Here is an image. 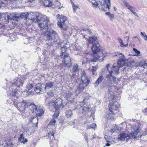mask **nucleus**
Segmentation results:
<instances>
[{
	"instance_id": "393cba45",
	"label": "nucleus",
	"mask_w": 147,
	"mask_h": 147,
	"mask_svg": "<svg viewBox=\"0 0 147 147\" xmlns=\"http://www.w3.org/2000/svg\"><path fill=\"white\" fill-rule=\"evenodd\" d=\"M100 47H92L91 49L93 53L99 54L100 52L101 49L99 48Z\"/></svg>"
},
{
	"instance_id": "338daca9",
	"label": "nucleus",
	"mask_w": 147,
	"mask_h": 147,
	"mask_svg": "<svg viewBox=\"0 0 147 147\" xmlns=\"http://www.w3.org/2000/svg\"><path fill=\"white\" fill-rule=\"evenodd\" d=\"M13 36V35L11 34V36H10V38L13 41L14 40H15V39H13V38H11V37H12Z\"/></svg>"
},
{
	"instance_id": "de8ad7c7",
	"label": "nucleus",
	"mask_w": 147,
	"mask_h": 147,
	"mask_svg": "<svg viewBox=\"0 0 147 147\" xmlns=\"http://www.w3.org/2000/svg\"><path fill=\"white\" fill-rule=\"evenodd\" d=\"M26 132L27 135L30 136L32 134V132L31 130V128H30L26 130Z\"/></svg>"
},
{
	"instance_id": "cd10ccee",
	"label": "nucleus",
	"mask_w": 147,
	"mask_h": 147,
	"mask_svg": "<svg viewBox=\"0 0 147 147\" xmlns=\"http://www.w3.org/2000/svg\"><path fill=\"white\" fill-rule=\"evenodd\" d=\"M53 86V82H49L47 83L45 85V89L46 90H48L51 88Z\"/></svg>"
},
{
	"instance_id": "39448f33",
	"label": "nucleus",
	"mask_w": 147,
	"mask_h": 147,
	"mask_svg": "<svg viewBox=\"0 0 147 147\" xmlns=\"http://www.w3.org/2000/svg\"><path fill=\"white\" fill-rule=\"evenodd\" d=\"M44 36L49 40H55L57 36V33L52 29L49 28L43 31Z\"/></svg>"
},
{
	"instance_id": "603ef678",
	"label": "nucleus",
	"mask_w": 147,
	"mask_h": 147,
	"mask_svg": "<svg viewBox=\"0 0 147 147\" xmlns=\"http://www.w3.org/2000/svg\"><path fill=\"white\" fill-rule=\"evenodd\" d=\"M56 3H57V4L58 5V6H57V7H58V9H60L62 7V6L61 5V4L59 2L57 1Z\"/></svg>"
},
{
	"instance_id": "72a5a7b5",
	"label": "nucleus",
	"mask_w": 147,
	"mask_h": 147,
	"mask_svg": "<svg viewBox=\"0 0 147 147\" xmlns=\"http://www.w3.org/2000/svg\"><path fill=\"white\" fill-rule=\"evenodd\" d=\"M20 1L21 2L22 5H24L26 3H34L35 2V0H20Z\"/></svg>"
},
{
	"instance_id": "473e14b6",
	"label": "nucleus",
	"mask_w": 147,
	"mask_h": 147,
	"mask_svg": "<svg viewBox=\"0 0 147 147\" xmlns=\"http://www.w3.org/2000/svg\"><path fill=\"white\" fill-rule=\"evenodd\" d=\"M44 4L45 6L51 7L53 6L52 2L49 0H45L44 2Z\"/></svg>"
},
{
	"instance_id": "8fccbe9b",
	"label": "nucleus",
	"mask_w": 147,
	"mask_h": 147,
	"mask_svg": "<svg viewBox=\"0 0 147 147\" xmlns=\"http://www.w3.org/2000/svg\"><path fill=\"white\" fill-rule=\"evenodd\" d=\"M98 66H93L92 67L93 69L92 70V73L93 75H94V72L96 71V70L98 68Z\"/></svg>"
},
{
	"instance_id": "5701e85b",
	"label": "nucleus",
	"mask_w": 147,
	"mask_h": 147,
	"mask_svg": "<svg viewBox=\"0 0 147 147\" xmlns=\"http://www.w3.org/2000/svg\"><path fill=\"white\" fill-rule=\"evenodd\" d=\"M35 113L36 114L37 117L41 116L43 114L44 111L42 109L39 108L36 109Z\"/></svg>"
},
{
	"instance_id": "ea45409f",
	"label": "nucleus",
	"mask_w": 147,
	"mask_h": 147,
	"mask_svg": "<svg viewBox=\"0 0 147 147\" xmlns=\"http://www.w3.org/2000/svg\"><path fill=\"white\" fill-rule=\"evenodd\" d=\"M96 128V124L95 123L91 124L90 126H88L87 127V129L92 128L94 129H95Z\"/></svg>"
},
{
	"instance_id": "4be33fe9",
	"label": "nucleus",
	"mask_w": 147,
	"mask_h": 147,
	"mask_svg": "<svg viewBox=\"0 0 147 147\" xmlns=\"http://www.w3.org/2000/svg\"><path fill=\"white\" fill-rule=\"evenodd\" d=\"M125 7L129 9L131 12H132L134 11H135V8L134 7L130 5L127 2L125 1L124 2Z\"/></svg>"
},
{
	"instance_id": "a878e982",
	"label": "nucleus",
	"mask_w": 147,
	"mask_h": 147,
	"mask_svg": "<svg viewBox=\"0 0 147 147\" xmlns=\"http://www.w3.org/2000/svg\"><path fill=\"white\" fill-rule=\"evenodd\" d=\"M79 71V68L77 64H74L73 66V75L72 76V78H74V73H78Z\"/></svg>"
},
{
	"instance_id": "f704fd0d",
	"label": "nucleus",
	"mask_w": 147,
	"mask_h": 147,
	"mask_svg": "<svg viewBox=\"0 0 147 147\" xmlns=\"http://www.w3.org/2000/svg\"><path fill=\"white\" fill-rule=\"evenodd\" d=\"M104 77L102 76H100L96 80L95 83V86H98L99 83H101L103 80V79Z\"/></svg>"
},
{
	"instance_id": "bf43d9fd",
	"label": "nucleus",
	"mask_w": 147,
	"mask_h": 147,
	"mask_svg": "<svg viewBox=\"0 0 147 147\" xmlns=\"http://www.w3.org/2000/svg\"><path fill=\"white\" fill-rule=\"evenodd\" d=\"M143 112L145 115H147V108H146L144 109Z\"/></svg>"
},
{
	"instance_id": "052dcab7",
	"label": "nucleus",
	"mask_w": 147,
	"mask_h": 147,
	"mask_svg": "<svg viewBox=\"0 0 147 147\" xmlns=\"http://www.w3.org/2000/svg\"><path fill=\"white\" fill-rule=\"evenodd\" d=\"M144 62V67L145 68V66L147 67V60L145 61Z\"/></svg>"
},
{
	"instance_id": "2eb2a0df",
	"label": "nucleus",
	"mask_w": 147,
	"mask_h": 147,
	"mask_svg": "<svg viewBox=\"0 0 147 147\" xmlns=\"http://www.w3.org/2000/svg\"><path fill=\"white\" fill-rule=\"evenodd\" d=\"M18 17L16 15L14 14H9L7 15V18L8 20H10L12 24H17L18 23Z\"/></svg>"
},
{
	"instance_id": "9d476101",
	"label": "nucleus",
	"mask_w": 147,
	"mask_h": 147,
	"mask_svg": "<svg viewBox=\"0 0 147 147\" xmlns=\"http://www.w3.org/2000/svg\"><path fill=\"white\" fill-rule=\"evenodd\" d=\"M114 56H118L119 58V59L118 60L117 62V65L119 67H122L125 65V60L124 55H123L121 53H118Z\"/></svg>"
},
{
	"instance_id": "6e6552de",
	"label": "nucleus",
	"mask_w": 147,
	"mask_h": 147,
	"mask_svg": "<svg viewBox=\"0 0 147 147\" xmlns=\"http://www.w3.org/2000/svg\"><path fill=\"white\" fill-rule=\"evenodd\" d=\"M27 103L26 100H23L21 102H18L16 107L20 111H22L25 113L27 111L26 110Z\"/></svg>"
},
{
	"instance_id": "79ce46f5",
	"label": "nucleus",
	"mask_w": 147,
	"mask_h": 147,
	"mask_svg": "<svg viewBox=\"0 0 147 147\" xmlns=\"http://www.w3.org/2000/svg\"><path fill=\"white\" fill-rule=\"evenodd\" d=\"M119 127L117 125H115L114 126V127L110 131L112 133H113L115 131L117 132L118 131Z\"/></svg>"
},
{
	"instance_id": "864d4df0",
	"label": "nucleus",
	"mask_w": 147,
	"mask_h": 147,
	"mask_svg": "<svg viewBox=\"0 0 147 147\" xmlns=\"http://www.w3.org/2000/svg\"><path fill=\"white\" fill-rule=\"evenodd\" d=\"M114 17V14H111L109 16L110 20H112L113 19Z\"/></svg>"
},
{
	"instance_id": "a18cd8bd",
	"label": "nucleus",
	"mask_w": 147,
	"mask_h": 147,
	"mask_svg": "<svg viewBox=\"0 0 147 147\" xmlns=\"http://www.w3.org/2000/svg\"><path fill=\"white\" fill-rule=\"evenodd\" d=\"M118 40L119 43L121 44V45H123V46H127L128 45V43H127L126 45H124L123 40L120 38H118L117 39Z\"/></svg>"
},
{
	"instance_id": "bb28decb",
	"label": "nucleus",
	"mask_w": 147,
	"mask_h": 147,
	"mask_svg": "<svg viewBox=\"0 0 147 147\" xmlns=\"http://www.w3.org/2000/svg\"><path fill=\"white\" fill-rule=\"evenodd\" d=\"M76 92H74L72 93V94H71V93H67L66 97L67 99L68 100H71L72 98H73L74 96H77V95H75Z\"/></svg>"
},
{
	"instance_id": "f257e3e1",
	"label": "nucleus",
	"mask_w": 147,
	"mask_h": 147,
	"mask_svg": "<svg viewBox=\"0 0 147 147\" xmlns=\"http://www.w3.org/2000/svg\"><path fill=\"white\" fill-rule=\"evenodd\" d=\"M106 67L109 73L106 75V78L108 81L110 83L111 82V83L112 81L114 82H115L116 81V78L113 76L119 73V68L118 66L114 65L111 68L110 67L109 64H108L106 65Z\"/></svg>"
},
{
	"instance_id": "0e129e2a",
	"label": "nucleus",
	"mask_w": 147,
	"mask_h": 147,
	"mask_svg": "<svg viewBox=\"0 0 147 147\" xmlns=\"http://www.w3.org/2000/svg\"><path fill=\"white\" fill-rule=\"evenodd\" d=\"M132 13L134 15H135V16H137L138 17V16L137 15V14L135 12V11H134L133 12H132Z\"/></svg>"
},
{
	"instance_id": "4468645a",
	"label": "nucleus",
	"mask_w": 147,
	"mask_h": 147,
	"mask_svg": "<svg viewBox=\"0 0 147 147\" xmlns=\"http://www.w3.org/2000/svg\"><path fill=\"white\" fill-rule=\"evenodd\" d=\"M81 80L82 83H84L85 86H87L89 84L90 82L88 78L84 71H82L81 75Z\"/></svg>"
},
{
	"instance_id": "dca6fc26",
	"label": "nucleus",
	"mask_w": 147,
	"mask_h": 147,
	"mask_svg": "<svg viewBox=\"0 0 147 147\" xmlns=\"http://www.w3.org/2000/svg\"><path fill=\"white\" fill-rule=\"evenodd\" d=\"M48 104L50 105H52L53 106V107L56 110H57L58 109H59L60 108H62L63 107L62 101L61 100L59 101V102L55 103L53 102H51L48 103Z\"/></svg>"
},
{
	"instance_id": "7ed1b4c3",
	"label": "nucleus",
	"mask_w": 147,
	"mask_h": 147,
	"mask_svg": "<svg viewBox=\"0 0 147 147\" xmlns=\"http://www.w3.org/2000/svg\"><path fill=\"white\" fill-rule=\"evenodd\" d=\"M31 16L28 19V21L35 23H40L43 20L47 19L48 18L46 16L38 12L32 13Z\"/></svg>"
},
{
	"instance_id": "c9c22d12",
	"label": "nucleus",
	"mask_w": 147,
	"mask_h": 147,
	"mask_svg": "<svg viewBox=\"0 0 147 147\" xmlns=\"http://www.w3.org/2000/svg\"><path fill=\"white\" fill-rule=\"evenodd\" d=\"M5 145L4 144L3 147H12V140H10L8 142H6Z\"/></svg>"
},
{
	"instance_id": "5fc2aeb1",
	"label": "nucleus",
	"mask_w": 147,
	"mask_h": 147,
	"mask_svg": "<svg viewBox=\"0 0 147 147\" xmlns=\"http://www.w3.org/2000/svg\"><path fill=\"white\" fill-rule=\"evenodd\" d=\"M104 138L106 141L107 142H109V140L108 136L105 135L104 136Z\"/></svg>"
},
{
	"instance_id": "0eeeda50",
	"label": "nucleus",
	"mask_w": 147,
	"mask_h": 147,
	"mask_svg": "<svg viewBox=\"0 0 147 147\" xmlns=\"http://www.w3.org/2000/svg\"><path fill=\"white\" fill-rule=\"evenodd\" d=\"M120 107V105L117 101L112 102L109 103V105L110 111L113 113L117 112Z\"/></svg>"
},
{
	"instance_id": "680f3d73",
	"label": "nucleus",
	"mask_w": 147,
	"mask_h": 147,
	"mask_svg": "<svg viewBox=\"0 0 147 147\" xmlns=\"http://www.w3.org/2000/svg\"><path fill=\"white\" fill-rule=\"evenodd\" d=\"M129 36H126L124 37V38L126 39L127 41L128 42L129 40Z\"/></svg>"
},
{
	"instance_id": "2f4dec72",
	"label": "nucleus",
	"mask_w": 147,
	"mask_h": 147,
	"mask_svg": "<svg viewBox=\"0 0 147 147\" xmlns=\"http://www.w3.org/2000/svg\"><path fill=\"white\" fill-rule=\"evenodd\" d=\"M126 65L128 67H132L136 66V65L135 61H130L129 60H128L126 63Z\"/></svg>"
},
{
	"instance_id": "13d9d810",
	"label": "nucleus",
	"mask_w": 147,
	"mask_h": 147,
	"mask_svg": "<svg viewBox=\"0 0 147 147\" xmlns=\"http://www.w3.org/2000/svg\"><path fill=\"white\" fill-rule=\"evenodd\" d=\"M16 2H16V5H18V7H19V6H20V5H19L20 4H21V2H20V0H16Z\"/></svg>"
},
{
	"instance_id": "b1692460",
	"label": "nucleus",
	"mask_w": 147,
	"mask_h": 147,
	"mask_svg": "<svg viewBox=\"0 0 147 147\" xmlns=\"http://www.w3.org/2000/svg\"><path fill=\"white\" fill-rule=\"evenodd\" d=\"M107 54V52L105 50L101 49L99 54L101 56V61H102L104 60V58L106 57Z\"/></svg>"
},
{
	"instance_id": "423d86ee",
	"label": "nucleus",
	"mask_w": 147,
	"mask_h": 147,
	"mask_svg": "<svg viewBox=\"0 0 147 147\" xmlns=\"http://www.w3.org/2000/svg\"><path fill=\"white\" fill-rule=\"evenodd\" d=\"M131 136L133 138H135L138 137L139 135L140 129L139 127V124L137 122L131 123Z\"/></svg>"
},
{
	"instance_id": "58836bf2",
	"label": "nucleus",
	"mask_w": 147,
	"mask_h": 147,
	"mask_svg": "<svg viewBox=\"0 0 147 147\" xmlns=\"http://www.w3.org/2000/svg\"><path fill=\"white\" fill-rule=\"evenodd\" d=\"M48 136L51 140H55V138L54 137V133L53 131H50L49 133Z\"/></svg>"
},
{
	"instance_id": "aec40b11",
	"label": "nucleus",
	"mask_w": 147,
	"mask_h": 147,
	"mask_svg": "<svg viewBox=\"0 0 147 147\" xmlns=\"http://www.w3.org/2000/svg\"><path fill=\"white\" fill-rule=\"evenodd\" d=\"M42 85L40 84H38L35 88L34 90L37 93H39L42 91Z\"/></svg>"
},
{
	"instance_id": "c756f323",
	"label": "nucleus",
	"mask_w": 147,
	"mask_h": 147,
	"mask_svg": "<svg viewBox=\"0 0 147 147\" xmlns=\"http://www.w3.org/2000/svg\"><path fill=\"white\" fill-rule=\"evenodd\" d=\"M91 3L92 4V7L94 8H97L98 7L100 10L102 9L100 7V6H98V2L95 0H92Z\"/></svg>"
},
{
	"instance_id": "f3484780",
	"label": "nucleus",
	"mask_w": 147,
	"mask_h": 147,
	"mask_svg": "<svg viewBox=\"0 0 147 147\" xmlns=\"http://www.w3.org/2000/svg\"><path fill=\"white\" fill-rule=\"evenodd\" d=\"M101 55H98L97 54L93 53V59H90L88 58H86L87 61L85 62L87 63L88 61H96L98 60H99L100 61H101L102 59L101 58Z\"/></svg>"
},
{
	"instance_id": "3c124183",
	"label": "nucleus",
	"mask_w": 147,
	"mask_h": 147,
	"mask_svg": "<svg viewBox=\"0 0 147 147\" xmlns=\"http://www.w3.org/2000/svg\"><path fill=\"white\" fill-rule=\"evenodd\" d=\"M33 85L32 84H29L27 86V88L28 90L31 89L33 87Z\"/></svg>"
},
{
	"instance_id": "774afa93",
	"label": "nucleus",
	"mask_w": 147,
	"mask_h": 147,
	"mask_svg": "<svg viewBox=\"0 0 147 147\" xmlns=\"http://www.w3.org/2000/svg\"><path fill=\"white\" fill-rule=\"evenodd\" d=\"M144 40H146L147 41V35H146V36H145V37H144Z\"/></svg>"
},
{
	"instance_id": "ddd939ff",
	"label": "nucleus",
	"mask_w": 147,
	"mask_h": 147,
	"mask_svg": "<svg viewBox=\"0 0 147 147\" xmlns=\"http://www.w3.org/2000/svg\"><path fill=\"white\" fill-rule=\"evenodd\" d=\"M118 138L122 141H127L129 139L133 138L130 133H128L126 134L125 133H121Z\"/></svg>"
},
{
	"instance_id": "20e7f679",
	"label": "nucleus",
	"mask_w": 147,
	"mask_h": 147,
	"mask_svg": "<svg viewBox=\"0 0 147 147\" xmlns=\"http://www.w3.org/2000/svg\"><path fill=\"white\" fill-rule=\"evenodd\" d=\"M57 17L60 20V22H58V26L62 30H66L68 28V27L66 25L67 22V17L58 14Z\"/></svg>"
},
{
	"instance_id": "a211bd4d",
	"label": "nucleus",
	"mask_w": 147,
	"mask_h": 147,
	"mask_svg": "<svg viewBox=\"0 0 147 147\" xmlns=\"http://www.w3.org/2000/svg\"><path fill=\"white\" fill-rule=\"evenodd\" d=\"M84 84V83L80 84L77 89L76 91L75 95H78L80 92L83 91L85 87L86 86H85Z\"/></svg>"
},
{
	"instance_id": "49530a36",
	"label": "nucleus",
	"mask_w": 147,
	"mask_h": 147,
	"mask_svg": "<svg viewBox=\"0 0 147 147\" xmlns=\"http://www.w3.org/2000/svg\"><path fill=\"white\" fill-rule=\"evenodd\" d=\"M72 6L73 7V11L74 12H76V9L78 8V7L77 5H75L73 3H72Z\"/></svg>"
},
{
	"instance_id": "f8f14e48",
	"label": "nucleus",
	"mask_w": 147,
	"mask_h": 147,
	"mask_svg": "<svg viewBox=\"0 0 147 147\" xmlns=\"http://www.w3.org/2000/svg\"><path fill=\"white\" fill-rule=\"evenodd\" d=\"M49 18L43 20L42 22L38 23V25L39 27L42 28V29L47 30L49 28V26H48L49 24Z\"/></svg>"
},
{
	"instance_id": "1a4fd4ad",
	"label": "nucleus",
	"mask_w": 147,
	"mask_h": 147,
	"mask_svg": "<svg viewBox=\"0 0 147 147\" xmlns=\"http://www.w3.org/2000/svg\"><path fill=\"white\" fill-rule=\"evenodd\" d=\"M20 82L18 81L17 80H15V81L13 84L9 88V89L12 90V92L14 94H13L11 95L12 96L14 97H16L17 98H18V97L16 96V95L15 94H16V92L17 91L16 88L17 87L20 85Z\"/></svg>"
},
{
	"instance_id": "9b49d317",
	"label": "nucleus",
	"mask_w": 147,
	"mask_h": 147,
	"mask_svg": "<svg viewBox=\"0 0 147 147\" xmlns=\"http://www.w3.org/2000/svg\"><path fill=\"white\" fill-rule=\"evenodd\" d=\"M36 109V107L34 105L31 104L28 106V104H27L26 109L27 111H26V115L27 116H29L30 113L35 112Z\"/></svg>"
},
{
	"instance_id": "e2e57ef3",
	"label": "nucleus",
	"mask_w": 147,
	"mask_h": 147,
	"mask_svg": "<svg viewBox=\"0 0 147 147\" xmlns=\"http://www.w3.org/2000/svg\"><path fill=\"white\" fill-rule=\"evenodd\" d=\"M143 36V37H145V36L146 35V33L145 32H141L140 33Z\"/></svg>"
},
{
	"instance_id": "6e6d98bb",
	"label": "nucleus",
	"mask_w": 147,
	"mask_h": 147,
	"mask_svg": "<svg viewBox=\"0 0 147 147\" xmlns=\"http://www.w3.org/2000/svg\"><path fill=\"white\" fill-rule=\"evenodd\" d=\"M59 115V113H58V112L56 114L55 113L54 114L53 116V119H54L55 117H57Z\"/></svg>"
},
{
	"instance_id": "6ab92c4d",
	"label": "nucleus",
	"mask_w": 147,
	"mask_h": 147,
	"mask_svg": "<svg viewBox=\"0 0 147 147\" xmlns=\"http://www.w3.org/2000/svg\"><path fill=\"white\" fill-rule=\"evenodd\" d=\"M104 4L102 6V8H107L109 9L110 7L111 3L110 0H105L103 1Z\"/></svg>"
},
{
	"instance_id": "37998d69",
	"label": "nucleus",
	"mask_w": 147,
	"mask_h": 147,
	"mask_svg": "<svg viewBox=\"0 0 147 147\" xmlns=\"http://www.w3.org/2000/svg\"><path fill=\"white\" fill-rule=\"evenodd\" d=\"M115 114V113H113L111 112V113L107 114L106 116L107 117L108 119H110L112 118H113L114 117V115Z\"/></svg>"
},
{
	"instance_id": "a19ab883",
	"label": "nucleus",
	"mask_w": 147,
	"mask_h": 147,
	"mask_svg": "<svg viewBox=\"0 0 147 147\" xmlns=\"http://www.w3.org/2000/svg\"><path fill=\"white\" fill-rule=\"evenodd\" d=\"M56 123V120L55 119H53L51 121L49 124L48 126L50 127V126H52V127H55V124Z\"/></svg>"
},
{
	"instance_id": "412c9836",
	"label": "nucleus",
	"mask_w": 147,
	"mask_h": 147,
	"mask_svg": "<svg viewBox=\"0 0 147 147\" xmlns=\"http://www.w3.org/2000/svg\"><path fill=\"white\" fill-rule=\"evenodd\" d=\"M16 0L9 1V5L11 7L14 8L18 7V5H16Z\"/></svg>"
},
{
	"instance_id": "7c9ffc66",
	"label": "nucleus",
	"mask_w": 147,
	"mask_h": 147,
	"mask_svg": "<svg viewBox=\"0 0 147 147\" xmlns=\"http://www.w3.org/2000/svg\"><path fill=\"white\" fill-rule=\"evenodd\" d=\"M19 141L22 142L25 144L26 142H27L28 141L26 138H25L23 137V134H21L20 135V137L19 139Z\"/></svg>"
},
{
	"instance_id": "f03ea898",
	"label": "nucleus",
	"mask_w": 147,
	"mask_h": 147,
	"mask_svg": "<svg viewBox=\"0 0 147 147\" xmlns=\"http://www.w3.org/2000/svg\"><path fill=\"white\" fill-rule=\"evenodd\" d=\"M61 51L60 56L61 58L64 59V63L66 67H70L71 65V60L69 54L67 53L68 48L66 47H63L61 48Z\"/></svg>"
},
{
	"instance_id": "09e8293b",
	"label": "nucleus",
	"mask_w": 147,
	"mask_h": 147,
	"mask_svg": "<svg viewBox=\"0 0 147 147\" xmlns=\"http://www.w3.org/2000/svg\"><path fill=\"white\" fill-rule=\"evenodd\" d=\"M82 109L84 111H88L89 110L88 107V106L86 105H85V106H83Z\"/></svg>"
},
{
	"instance_id": "c85d7f7f",
	"label": "nucleus",
	"mask_w": 147,
	"mask_h": 147,
	"mask_svg": "<svg viewBox=\"0 0 147 147\" xmlns=\"http://www.w3.org/2000/svg\"><path fill=\"white\" fill-rule=\"evenodd\" d=\"M9 5V1L3 0L0 1V7H5Z\"/></svg>"
},
{
	"instance_id": "4c0bfd02",
	"label": "nucleus",
	"mask_w": 147,
	"mask_h": 147,
	"mask_svg": "<svg viewBox=\"0 0 147 147\" xmlns=\"http://www.w3.org/2000/svg\"><path fill=\"white\" fill-rule=\"evenodd\" d=\"M66 115L67 118H69L73 115L72 111L71 110H68L66 111Z\"/></svg>"
},
{
	"instance_id": "69168bd1",
	"label": "nucleus",
	"mask_w": 147,
	"mask_h": 147,
	"mask_svg": "<svg viewBox=\"0 0 147 147\" xmlns=\"http://www.w3.org/2000/svg\"><path fill=\"white\" fill-rule=\"evenodd\" d=\"M111 13L110 12H108L105 13V14L109 16Z\"/></svg>"
},
{
	"instance_id": "e433bc0d",
	"label": "nucleus",
	"mask_w": 147,
	"mask_h": 147,
	"mask_svg": "<svg viewBox=\"0 0 147 147\" xmlns=\"http://www.w3.org/2000/svg\"><path fill=\"white\" fill-rule=\"evenodd\" d=\"M28 15L29 14L28 12L22 13L20 15V16L22 18L26 19L27 18Z\"/></svg>"
},
{
	"instance_id": "c03bdc74",
	"label": "nucleus",
	"mask_w": 147,
	"mask_h": 147,
	"mask_svg": "<svg viewBox=\"0 0 147 147\" xmlns=\"http://www.w3.org/2000/svg\"><path fill=\"white\" fill-rule=\"evenodd\" d=\"M97 38L95 36H93L91 37H89V40L91 42L95 41L97 40Z\"/></svg>"
},
{
	"instance_id": "4d7b16f0",
	"label": "nucleus",
	"mask_w": 147,
	"mask_h": 147,
	"mask_svg": "<svg viewBox=\"0 0 147 147\" xmlns=\"http://www.w3.org/2000/svg\"><path fill=\"white\" fill-rule=\"evenodd\" d=\"M133 50L137 54H139L140 53V52L138 51L137 49L135 48L133 49Z\"/></svg>"
}]
</instances>
